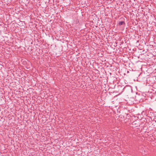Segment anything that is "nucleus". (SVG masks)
Here are the masks:
<instances>
[{
	"mask_svg": "<svg viewBox=\"0 0 156 156\" xmlns=\"http://www.w3.org/2000/svg\"><path fill=\"white\" fill-rule=\"evenodd\" d=\"M125 23L124 21H120L119 23V25H122L123 24H125Z\"/></svg>",
	"mask_w": 156,
	"mask_h": 156,
	"instance_id": "obj_4",
	"label": "nucleus"
},
{
	"mask_svg": "<svg viewBox=\"0 0 156 156\" xmlns=\"http://www.w3.org/2000/svg\"><path fill=\"white\" fill-rule=\"evenodd\" d=\"M140 41V40H139L138 41H136V43L137 44V45H140V44H138V43L139 42V41Z\"/></svg>",
	"mask_w": 156,
	"mask_h": 156,
	"instance_id": "obj_5",
	"label": "nucleus"
},
{
	"mask_svg": "<svg viewBox=\"0 0 156 156\" xmlns=\"http://www.w3.org/2000/svg\"><path fill=\"white\" fill-rule=\"evenodd\" d=\"M73 41L74 42V39H73Z\"/></svg>",
	"mask_w": 156,
	"mask_h": 156,
	"instance_id": "obj_8",
	"label": "nucleus"
},
{
	"mask_svg": "<svg viewBox=\"0 0 156 156\" xmlns=\"http://www.w3.org/2000/svg\"><path fill=\"white\" fill-rule=\"evenodd\" d=\"M150 45L151 46H155V43L153 41H151L149 42Z\"/></svg>",
	"mask_w": 156,
	"mask_h": 156,
	"instance_id": "obj_3",
	"label": "nucleus"
},
{
	"mask_svg": "<svg viewBox=\"0 0 156 156\" xmlns=\"http://www.w3.org/2000/svg\"><path fill=\"white\" fill-rule=\"evenodd\" d=\"M4 41H5V43L6 44H7V43H6V42H7V41H6V40H4Z\"/></svg>",
	"mask_w": 156,
	"mask_h": 156,
	"instance_id": "obj_7",
	"label": "nucleus"
},
{
	"mask_svg": "<svg viewBox=\"0 0 156 156\" xmlns=\"http://www.w3.org/2000/svg\"><path fill=\"white\" fill-rule=\"evenodd\" d=\"M121 40H119V42L116 41L115 42V44H116V46H117V44H119V45H121V44H123L124 43H126V40H123L122 41H121Z\"/></svg>",
	"mask_w": 156,
	"mask_h": 156,
	"instance_id": "obj_1",
	"label": "nucleus"
},
{
	"mask_svg": "<svg viewBox=\"0 0 156 156\" xmlns=\"http://www.w3.org/2000/svg\"><path fill=\"white\" fill-rule=\"evenodd\" d=\"M95 42L96 43H98L99 44L101 45V44H104V43L103 42V41H100V40H95Z\"/></svg>",
	"mask_w": 156,
	"mask_h": 156,
	"instance_id": "obj_2",
	"label": "nucleus"
},
{
	"mask_svg": "<svg viewBox=\"0 0 156 156\" xmlns=\"http://www.w3.org/2000/svg\"><path fill=\"white\" fill-rule=\"evenodd\" d=\"M34 40L35 42H36V41H37L38 42H39V41H38L39 40L36 39V40Z\"/></svg>",
	"mask_w": 156,
	"mask_h": 156,
	"instance_id": "obj_6",
	"label": "nucleus"
}]
</instances>
